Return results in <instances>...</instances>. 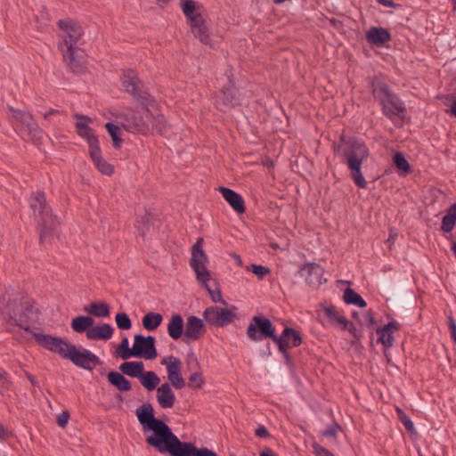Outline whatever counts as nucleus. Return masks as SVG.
I'll use <instances>...</instances> for the list:
<instances>
[{
	"instance_id": "473e14b6",
	"label": "nucleus",
	"mask_w": 456,
	"mask_h": 456,
	"mask_svg": "<svg viewBox=\"0 0 456 456\" xmlns=\"http://www.w3.org/2000/svg\"><path fill=\"white\" fill-rule=\"evenodd\" d=\"M94 322L91 316L79 315L72 319L71 328L77 333H83L93 328Z\"/></svg>"
},
{
	"instance_id": "2f4dec72",
	"label": "nucleus",
	"mask_w": 456,
	"mask_h": 456,
	"mask_svg": "<svg viewBox=\"0 0 456 456\" xmlns=\"http://www.w3.org/2000/svg\"><path fill=\"white\" fill-rule=\"evenodd\" d=\"M191 31L195 37L199 38L203 44L209 41V31L204 18L200 19L199 22L191 24Z\"/></svg>"
},
{
	"instance_id": "0eeeda50",
	"label": "nucleus",
	"mask_w": 456,
	"mask_h": 456,
	"mask_svg": "<svg viewBox=\"0 0 456 456\" xmlns=\"http://www.w3.org/2000/svg\"><path fill=\"white\" fill-rule=\"evenodd\" d=\"M121 80L125 90L132 94L136 101L144 106L153 105L154 99L140 81L135 71L133 69L124 71Z\"/></svg>"
},
{
	"instance_id": "864d4df0",
	"label": "nucleus",
	"mask_w": 456,
	"mask_h": 456,
	"mask_svg": "<svg viewBox=\"0 0 456 456\" xmlns=\"http://www.w3.org/2000/svg\"><path fill=\"white\" fill-rule=\"evenodd\" d=\"M9 390V382L5 377V374L0 372V394L5 395Z\"/></svg>"
},
{
	"instance_id": "5701e85b",
	"label": "nucleus",
	"mask_w": 456,
	"mask_h": 456,
	"mask_svg": "<svg viewBox=\"0 0 456 456\" xmlns=\"http://www.w3.org/2000/svg\"><path fill=\"white\" fill-rule=\"evenodd\" d=\"M157 400L163 409L172 408L175 402V395L168 383H163L157 389Z\"/></svg>"
},
{
	"instance_id": "c756f323",
	"label": "nucleus",
	"mask_w": 456,
	"mask_h": 456,
	"mask_svg": "<svg viewBox=\"0 0 456 456\" xmlns=\"http://www.w3.org/2000/svg\"><path fill=\"white\" fill-rule=\"evenodd\" d=\"M108 381L121 392H127L132 388L130 381L124 377L123 373L118 371L109 372Z\"/></svg>"
},
{
	"instance_id": "5fc2aeb1",
	"label": "nucleus",
	"mask_w": 456,
	"mask_h": 456,
	"mask_svg": "<svg viewBox=\"0 0 456 456\" xmlns=\"http://www.w3.org/2000/svg\"><path fill=\"white\" fill-rule=\"evenodd\" d=\"M314 450L316 456H335L332 452L319 444H314Z\"/></svg>"
},
{
	"instance_id": "f03ea898",
	"label": "nucleus",
	"mask_w": 456,
	"mask_h": 456,
	"mask_svg": "<svg viewBox=\"0 0 456 456\" xmlns=\"http://www.w3.org/2000/svg\"><path fill=\"white\" fill-rule=\"evenodd\" d=\"M334 151L346 164L354 183L362 189L367 187V183L362 172V166L370 157V151L364 142L355 137H340L338 143L333 144Z\"/></svg>"
},
{
	"instance_id": "2eb2a0df",
	"label": "nucleus",
	"mask_w": 456,
	"mask_h": 456,
	"mask_svg": "<svg viewBox=\"0 0 456 456\" xmlns=\"http://www.w3.org/2000/svg\"><path fill=\"white\" fill-rule=\"evenodd\" d=\"M272 340L277 344L279 351L284 354L290 347H297L302 344L300 332L293 328L286 327L281 336L276 334Z\"/></svg>"
},
{
	"instance_id": "a211bd4d",
	"label": "nucleus",
	"mask_w": 456,
	"mask_h": 456,
	"mask_svg": "<svg viewBox=\"0 0 456 456\" xmlns=\"http://www.w3.org/2000/svg\"><path fill=\"white\" fill-rule=\"evenodd\" d=\"M206 332L203 320L191 315L186 319L183 340L185 343L199 340Z\"/></svg>"
},
{
	"instance_id": "9d476101",
	"label": "nucleus",
	"mask_w": 456,
	"mask_h": 456,
	"mask_svg": "<svg viewBox=\"0 0 456 456\" xmlns=\"http://www.w3.org/2000/svg\"><path fill=\"white\" fill-rule=\"evenodd\" d=\"M275 330V327L268 318L255 315L251 318L246 333L250 340L261 341L265 338L272 339L276 334Z\"/></svg>"
},
{
	"instance_id": "7c9ffc66",
	"label": "nucleus",
	"mask_w": 456,
	"mask_h": 456,
	"mask_svg": "<svg viewBox=\"0 0 456 456\" xmlns=\"http://www.w3.org/2000/svg\"><path fill=\"white\" fill-rule=\"evenodd\" d=\"M119 370L131 378H140L144 370L142 362H125L119 366Z\"/></svg>"
},
{
	"instance_id": "c9c22d12",
	"label": "nucleus",
	"mask_w": 456,
	"mask_h": 456,
	"mask_svg": "<svg viewBox=\"0 0 456 456\" xmlns=\"http://www.w3.org/2000/svg\"><path fill=\"white\" fill-rule=\"evenodd\" d=\"M456 223V203L452 204L446 215L443 217L441 230L444 232H451Z\"/></svg>"
},
{
	"instance_id": "dca6fc26",
	"label": "nucleus",
	"mask_w": 456,
	"mask_h": 456,
	"mask_svg": "<svg viewBox=\"0 0 456 456\" xmlns=\"http://www.w3.org/2000/svg\"><path fill=\"white\" fill-rule=\"evenodd\" d=\"M161 363L167 366V378L171 385L175 389H182L185 386V381L181 373V360L171 355L164 359Z\"/></svg>"
},
{
	"instance_id": "393cba45",
	"label": "nucleus",
	"mask_w": 456,
	"mask_h": 456,
	"mask_svg": "<svg viewBox=\"0 0 456 456\" xmlns=\"http://www.w3.org/2000/svg\"><path fill=\"white\" fill-rule=\"evenodd\" d=\"M113 327L109 323H102L91 328L86 331V338L89 340H108L113 335Z\"/></svg>"
},
{
	"instance_id": "c85d7f7f",
	"label": "nucleus",
	"mask_w": 456,
	"mask_h": 456,
	"mask_svg": "<svg viewBox=\"0 0 456 456\" xmlns=\"http://www.w3.org/2000/svg\"><path fill=\"white\" fill-rule=\"evenodd\" d=\"M323 311L331 324L339 326L343 330L347 329L348 320L339 314L335 305L324 306Z\"/></svg>"
},
{
	"instance_id": "3c124183",
	"label": "nucleus",
	"mask_w": 456,
	"mask_h": 456,
	"mask_svg": "<svg viewBox=\"0 0 456 456\" xmlns=\"http://www.w3.org/2000/svg\"><path fill=\"white\" fill-rule=\"evenodd\" d=\"M186 365L189 370H198L200 369V362L196 354L190 352L186 356Z\"/></svg>"
},
{
	"instance_id": "aec40b11",
	"label": "nucleus",
	"mask_w": 456,
	"mask_h": 456,
	"mask_svg": "<svg viewBox=\"0 0 456 456\" xmlns=\"http://www.w3.org/2000/svg\"><path fill=\"white\" fill-rule=\"evenodd\" d=\"M229 83L228 86L223 88L216 101V105L221 111H226L229 109L239 105V99L236 96L234 85L230 77Z\"/></svg>"
},
{
	"instance_id": "72a5a7b5",
	"label": "nucleus",
	"mask_w": 456,
	"mask_h": 456,
	"mask_svg": "<svg viewBox=\"0 0 456 456\" xmlns=\"http://www.w3.org/2000/svg\"><path fill=\"white\" fill-rule=\"evenodd\" d=\"M84 311L95 317H106L110 315V306L104 302H96L86 305Z\"/></svg>"
},
{
	"instance_id": "bb28decb",
	"label": "nucleus",
	"mask_w": 456,
	"mask_h": 456,
	"mask_svg": "<svg viewBox=\"0 0 456 456\" xmlns=\"http://www.w3.org/2000/svg\"><path fill=\"white\" fill-rule=\"evenodd\" d=\"M200 5L193 0H183L182 3V10L185 17L190 21V24L193 22H199L200 19L203 18L200 12Z\"/></svg>"
},
{
	"instance_id": "c03bdc74",
	"label": "nucleus",
	"mask_w": 456,
	"mask_h": 456,
	"mask_svg": "<svg viewBox=\"0 0 456 456\" xmlns=\"http://www.w3.org/2000/svg\"><path fill=\"white\" fill-rule=\"evenodd\" d=\"M394 163L395 167L403 171L405 174H408L411 171V166L408 160L405 159L404 155L401 152H396L394 156Z\"/></svg>"
},
{
	"instance_id": "a878e982",
	"label": "nucleus",
	"mask_w": 456,
	"mask_h": 456,
	"mask_svg": "<svg viewBox=\"0 0 456 456\" xmlns=\"http://www.w3.org/2000/svg\"><path fill=\"white\" fill-rule=\"evenodd\" d=\"M184 327L185 323L183 316L179 314H175L171 316L167 323V333L171 338L177 340L183 335Z\"/></svg>"
},
{
	"instance_id": "4468645a",
	"label": "nucleus",
	"mask_w": 456,
	"mask_h": 456,
	"mask_svg": "<svg viewBox=\"0 0 456 456\" xmlns=\"http://www.w3.org/2000/svg\"><path fill=\"white\" fill-rule=\"evenodd\" d=\"M155 343L156 339L152 336L144 337L136 334L133 345L134 357H142L146 360L155 359L158 356Z\"/></svg>"
},
{
	"instance_id": "e433bc0d",
	"label": "nucleus",
	"mask_w": 456,
	"mask_h": 456,
	"mask_svg": "<svg viewBox=\"0 0 456 456\" xmlns=\"http://www.w3.org/2000/svg\"><path fill=\"white\" fill-rule=\"evenodd\" d=\"M163 316L159 313H147L142 318V325L147 330H154L161 324Z\"/></svg>"
},
{
	"instance_id": "1a4fd4ad",
	"label": "nucleus",
	"mask_w": 456,
	"mask_h": 456,
	"mask_svg": "<svg viewBox=\"0 0 456 456\" xmlns=\"http://www.w3.org/2000/svg\"><path fill=\"white\" fill-rule=\"evenodd\" d=\"M152 119L153 115L147 108L141 110H129L122 126L124 129L130 133L145 134L151 131Z\"/></svg>"
},
{
	"instance_id": "6e6552de",
	"label": "nucleus",
	"mask_w": 456,
	"mask_h": 456,
	"mask_svg": "<svg viewBox=\"0 0 456 456\" xmlns=\"http://www.w3.org/2000/svg\"><path fill=\"white\" fill-rule=\"evenodd\" d=\"M203 238L200 237L191 247V256L190 259V265L196 273V278L199 282L206 283L211 279L210 272L208 270L206 265L208 262V257L202 248Z\"/></svg>"
},
{
	"instance_id": "052dcab7",
	"label": "nucleus",
	"mask_w": 456,
	"mask_h": 456,
	"mask_svg": "<svg viewBox=\"0 0 456 456\" xmlns=\"http://www.w3.org/2000/svg\"><path fill=\"white\" fill-rule=\"evenodd\" d=\"M377 2L386 7L395 8V4L393 2V0H377Z\"/></svg>"
},
{
	"instance_id": "79ce46f5",
	"label": "nucleus",
	"mask_w": 456,
	"mask_h": 456,
	"mask_svg": "<svg viewBox=\"0 0 456 456\" xmlns=\"http://www.w3.org/2000/svg\"><path fill=\"white\" fill-rule=\"evenodd\" d=\"M105 127L110 135L111 136L114 148L119 149L122 144V139L120 137V128L110 122L106 123Z\"/></svg>"
},
{
	"instance_id": "4d7b16f0",
	"label": "nucleus",
	"mask_w": 456,
	"mask_h": 456,
	"mask_svg": "<svg viewBox=\"0 0 456 456\" xmlns=\"http://www.w3.org/2000/svg\"><path fill=\"white\" fill-rule=\"evenodd\" d=\"M401 329V324L397 322L396 321L389 322L387 324L384 325V330H390L392 332L395 330H399Z\"/></svg>"
},
{
	"instance_id": "20e7f679",
	"label": "nucleus",
	"mask_w": 456,
	"mask_h": 456,
	"mask_svg": "<svg viewBox=\"0 0 456 456\" xmlns=\"http://www.w3.org/2000/svg\"><path fill=\"white\" fill-rule=\"evenodd\" d=\"M19 295L12 296L9 290L0 296V314L3 319L20 329L29 331L30 323L37 319L38 310L35 308L34 302L26 300L20 303V311L17 308Z\"/></svg>"
},
{
	"instance_id": "0e129e2a",
	"label": "nucleus",
	"mask_w": 456,
	"mask_h": 456,
	"mask_svg": "<svg viewBox=\"0 0 456 456\" xmlns=\"http://www.w3.org/2000/svg\"><path fill=\"white\" fill-rule=\"evenodd\" d=\"M57 113H59V110H58L51 109L49 111H47V112H45V113L44 114V118H45V119H49L51 116L55 115V114H57Z\"/></svg>"
},
{
	"instance_id": "774afa93",
	"label": "nucleus",
	"mask_w": 456,
	"mask_h": 456,
	"mask_svg": "<svg viewBox=\"0 0 456 456\" xmlns=\"http://www.w3.org/2000/svg\"><path fill=\"white\" fill-rule=\"evenodd\" d=\"M5 436V429L3 425L0 424V438Z\"/></svg>"
},
{
	"instance_id": "69168bd1",
	"label": "nucleus",
	"mask_w": 456,
	"mask_h": 456,
	"mask_svg": "<svg viewBox=\"0 0 456 456\" xmlns=\"http://www.w3.org/2000/svg\"><path fill=\"white\" fill-rule=\"evenodd\" d=\"M157 4L164 8L171 0H155Z\"/></svg>"
},
{
	"instance_id": "13d9d810",
	"label": "nucleus",
	"mask_w": 456,
	"mask_h": 456,
	"mask_svg": "<svg viewBox=\"0 0 456 456\" xmlns=\"http://www.w3.org/2000/svg\"><path fill=\"white\" fill-rule=\"evenodd\" d=\"M364 322L369 327H372L375 323V319L370 312L366 313L364 315Z\"/></svg>"
},
{
	"instance_id": "a19ab883",
	"label": "nucleus",
	"mask_w": 456,
	"mask_h": 456,
	"mask_svg": "<svg viewBox=\"0 0 456 456\" xmlns=\"http://www.w3.org/2000/svg\"><path fill=\"white\" fill-rule=\"evenodd\" d=\"M376 332L379 335V343H381L387 348H390L393 346L394 336L393 332L390 330H385L383 326L381 328H378Z\"/></svg>"
},
{
	"instance_id": "a18cd8bd",
	"label": "nucleus",
	"mask_w": 456,
	"mask_h": 456,
	"mask_svg": "<svg viewBox=\"0 0 456 456\" xmlns=\"http://www.w3.org/2000/svg\"><path fill=\"white\" fill-rule=\"evenodd\" d=\"M117 326L120 330H129L132 327V322L126 313H118L115 316Z\"/></svg>"
},
{
	"instance_id": "412c9836",
	"label": "nucleus",
	"mask_w": 456,
	"mask_h": 456,
	"mask_svg": "<svg viewBox=\"0 0 456 456\" xmlns=\"http://www.w3.org/2000/svg\"><path fill=\"white\" fill-rule=\"evenodd\" d=\"M58 26L64 33L63 41L67 39L72 45L77 43L84 33L82 27L70 19L60 20Z\"/></svg>"
},
{
	"instance_id": "680f3d73",
	"label": "nucleus",
	"mask_w": 456,
	"mask_h": 456,
	"mask_svg": "<svg viewBox=\"0 0 456 456\" xmlns=\"http://www.w3.org/2000/svg\"><path fill=\"white\" fill-rule=\"evenodd\" d=\"M259 456H277V455L271 448L266 447L259 453Z\"/></svg>"
},
{
	"instance_id": "4be33fe9",
	"label": "nucleus",
	"mask_w": 456,
	"mask_h": 456,
	"mask_svg": "<svg viewBox=\"0 0 456 456\" xmlns=\"http://www.w3.org/2000/svg\"><path fill=\"white\" fill-rule=\"evenodd\" d=\"M224 199L229 203L231 208L238 214H243L246 211L245 202L240 194L227 187H219Z\"/></svg>"
},
{
	"instance_id": "ea45409f",
	"label": "nucleus",
	"mask_w": 456,
	"mask_h": 456,
	"mask_svg": "<svg viewBox=\"0 0 456 456\" xmlns=\"http://www.w3.org/2000/svg\"><path fill=\"white\" fill-rule=\"evenodd\" d=\"M168 130L166 118L163 115L153 116L151 122V131H156L159 134H165Z\"/></svg>"
},
{
	"instance_id": "f257e3e1",
	"label": "nucleus",
	"mask_w": 456,
	"mask_h": 456,
	"mask_svg": "<svg viewBox=\"0 0 456 456\" xmlns=\"http://www.w3.org/2000/svg\"><path fill=\"white\" fill-rule=\"evenodd\" d=\"M135 415L142 426L145 441L148 445L163 454L168 452L171 456H218L208 447L198 448L192 443L182 442L171 430L169 426L155 417L151 403H142L135 410Z\"/></svg>"
},
{
	"instance_id": "f704fd0d",
	"label": "nucleus",
	"mask_w": 456,
	"mask_h": 456,
	"mask_svg": "<svg viewBox=\"0 0 456 456\" xmlns=\"http://www.w3.org/2000/svg\"><path fill=\"white\" fill-rule=\"evenodd\" d=\"M139 379L142 386L149 391L154 390L160 383L159 377L154 371H142Z\"/></svg>"
},
{
	"instance_id": "f8f14e48",
	"label": "nucleus",
	"mask_w": 456,
	"mask_h": 456,
	"mask_svg": "<svg viewBox=\"0 0 456 456\" xmlns=\"http://www.w3.org/2000/svg\"><path fill=\"white\" fill-rule=\"evenodd\" d=\"M60 51L62 53L63 61L73 73H82L85 67V58L79 49L65 39L59 45Z\"/></svg>"
},
{
	"instance_id": "37998d69",
	"label": "nucleus",
	"mask_w": 456,
	"mask_h": 456,
	"mask_svg": "<svg viewBox=\"0 0 456 456\" xmlns=\"http://www.w3.org/2000/svg\"><path fill=\"white\" fill-rule=\"evenodd\" d=\"M153 216L151 214L145 212L139 220L136 221V227L138 231L144 235L149 231L150 224L151 223Z\"/></svg>"
},
{
	"instance_id": "338daca9",
	"label": "nucleus",
	"mask_w": 456,
	"mask_h": 456,
	"mask_svg": "<svg viewBox=\"0 0 456 456\" xmlns=\"http://www.w3.org/2000/svg\"><path fill=\"white\" fill-rule=\"evenodd\" d=\"M27 377H28V379L30 381L32 386H34V387L37 386V382L36 381V379H35V377L32 374L28 373Z\"/></svg>"
},
{
	"instance_id": "9b49d317",
	"label": "nucleus",
	"mask_w": 456,
	"mask_h": 456,
	"mask_svg": "<svg viewBox=\"0 0 456 456\" xmlns=\"http://www.w3.org/2000/svg\"><path fill=\"white\" fill-rule=\"evenodd\" d=\"M236 310L237 308L234 305H232L231 309L211 305L204 310L202 316L212 326L224 327L232 323L236 318Z\"/></svg>"
},
{
	"instance_id": "7ed1b4c3",
	"label": "nucleus",
	"mask_w": 456,
	"mask_h": 456,
	"mask_svg": "<svg viewBox=\"0 0 456 456\" xmlns=\"http://www.w3.org/2000/svg\"><path fill=\"white\" fill-rule=\"evenodd\" d=\"M33 336L38 345L54 354H58L63 359L69 360L79 368L92 370L101 362L99 357L89 350L85 348L78 350L75 345L61 338L37 332Z\"/></svg>"
},
{
	"instance_id": "cd10ccee",
	"label": "nucleus",
	"mask_w": 456,
	"mask_h": 456,
	"mask_svg": "<svg viewBox=\"0 0 456 456\" xmlns=\"http://www.w3.org/2000/svg\"><path fill=\"white\" fill-rule=\"evenodd\" d=\"M89 153L95 167L102 174L110 175L113 173V167L102 159L100 146L90 150Z\"/></svg>"
},
{
	"instance_id": "49530a36",
	"label": "nucleus",
	"mask_w": 456,
	"mask_h": 456,
	"mask_svg": "<svg viewBox=\"0 0 456 456\" xmlns=\"http://www.w3.org/2000/svg\"><path fill=\"white\" fill-rule=\"evenodd\" d=\"M204 384L205 379L203 378L202 372L194 370V372L189 378V387L191 388H201Z\"/></svg>"
},
{
	"instance_id": "ddd939ff",
	"label": "nucleus",
	"mask_w": 456,
	"mask_h": 456,
	"mask_svg": "<svg viewBox=\"0 0 456 456\" xmlns=\"http://www.w3.org/2000/svg\"><path fill=\"white\" fill-rule=\"evenodd\" d=\"M11 111L12 112V118L20 123V130L25 133L29 139L34 140L41 137L42 130L34 121L30 113L13 108H11Z\"/></svg>"
},
{
	"instance_id": "4c0bfd02",
	"label": "nucleus",
	"mask_w": 456,
	"mask_h": 456,
	"mask_svg": "<svg viewBox=\"0 0 456 456\" xmlns=\"http://www.w3.org/2000/svg\"><path fill=\"white\" fill-rule=\"evenodd\" d=\"M344 301L347 305H354L361 308H363L367 305L365 300L354 289L347 288L343 296Z\"/></svg>"
},
{
	"instance_id": "09e8293b",
	"label": "nucleus",
	"mask_w": 456,
	"mask_h": 456,
	"mask_svg": "<svg viewBox=\"0 0 456 456\" xmlns=\"http://www.w3.org/2000/svg\"><path fill=\"white\" fill-rule=\"evenodd\" d=\"M202 284L204 285L205 289L209 293L210 297L214 303H221L225 306L228 305L227 302L223 299L222 292L219 289H210V287L208 285V282L202 283Z\"/></svg>"
},
{
	"instance_id": "423d86ee",
	"label": "nucleus",
	"mask_w": 456,
	"mask_h": 456,
	"mask_svg": "<svg viewBox=\"0 0 456 456\" xmlns=\"http://www.w3.org/2000/svg\"><path fill=\"white\" fill-rule=\"evenodd\" d=\"M371 92L373 97L381 104L382 111L387 118H392L405 112L404 103L385 82L374 78L371 83Z\"/></svg>"
},
{
	"instance_id": "e2e57ef3",
	"label": "nucleus",
	"mask_w": 456,
	"mask_h": 456,
	"mask_svg": "<svg viewBox=\"0 0 456 456\" xmlns=\"http://www.w3.org/2000/svg\"><path fill=\"white\" fill-rule=\"evenodd\" d=\"M322 435L327 437H333L336 436V430L333 428H329L322 432Z\"/></svg>"
},
{
	"instance_id": "6ab92c4d",
	"label": "nucleus",
	"mask_w": 456,
	"mask_h": 456,
	"mask_svg": "<svg viewBox=\"0 0 456 456\" xmlns=\"http://www.w3.org/2000/svg\"><path fill=\"white\" fill-rule=\"evenodd\" d=\"M75 117L79 119L75 125L77 134L87 141L89 151L98 147V138L94 134V130L87 125V122H90L91 118L82 114H76Z\"/></svg>"
},
{
	"instance_id": "58836bf2",
	"label": "nucleus",
	"mask_w": 456,
	"mask_h": 456,
	"mask_svg": "<svg viewBox=\"0 0 456 456\" xmlns=\"http://www.w3.org/2000/svg\"><path fill=\"white\" fill-rule=\"evenodd\" d=\"M129 341L127 338H124L121 340V343L118 346L116 349V356L120 357L124 360L129 359L130 357H134V353L133 351V347L129 348L128 346Z\"/></svg>"
},
{
	"instance_id": "bf43d9fd",
	"label": "nucleus",
	"mask_w": 456,
	"mask_h": 456,
	"mask_svg": "<svg viewBox=\"0 0 456 456\" xmlns=\"http://www.w3.org/2000/svg\"><path fill=\"white\" fill-rule=\"evenodd\" d=\"M348 331L350 332V334L355 338V339H359L361 338V334L360 332L358 331V330L353 325L351 324L350 326L347 325V329Z\"/></svg>"
},
{
	"instance_id": "b1692460",
	"label": "nucleus",
	"mask_w": 456,
	"mask_h": 456,
	"mask_svg": "<svg viewBox=\"0 0 456 456\" xmlns=\"http://www.w3.org/2000/svg\"><path fill=\"white\" fill-rule=\"evenodd\" d=\"M366 40L375 45H381L391 40V34L387 28L371 27L366 32Z\"/></svg>"
},
{
	"instance_id": "f3484780",
	"label": "nucleus",
	"mask_w": 456,
	"mask_h": 456,
	"mask_svg": "<svg viewBox=\"0 0 456 456\" xmlns=\"http://www.w3.org/2000/svg\"><path fill=\"white\" fill-rule=\"evenodd\" d=\"M298 273L305 278L306 283L311 287L317 288L326 281V279H323V267L316 263H307L302 265Z\"/></svg>"
},
{
	"instance_id": "8fccbe9b",
	"label": "nucleus",
	"mask_w": 456,
	"mask_h": 456,
	"mask_svg": "<svg viewBox=\"0 0 456 456\" xmlns=\"http://www.w3.org/2000/svg\"><path fill=\"white\" fill-rule=\"evenodd\" d=\"M247 269L252 272L254 274L257 275L259 279H263L271 272L268 267L255 264L248 265Z\"/></svg>"
},
{
	"instance_id": "603ef678",
	"label": "nucleus",
	"mask_w": 456,
	"mask_h": 456,
	"mask_svg": "<svg viewBox=\"0 0 456 456\" xmlns=\"http://www.w3.org/2000/svg\"><path fill=\"white\" fill-rule=\"evenodd\" d=\"M69 419L68 411H63L57 415L56 422L61 428H65Z\"/></svg>"
},
{
	"instance_id": "6e6d98bb",
	"label": "nucleus",
	"mask_w": 456,
	"mask_h": 456,
	"mask_svg": "<svg viewBox=\"0 0 456 456\" xmlns=\"http://www.w3.org/2000/svg\"><path fill=\"white\" fill-rule=\"evenodd\" d=\"M255 435L260 438H268L271 436L268 429L263 425H259L257 427V428L255 430Z\"/></svg>"
},
{
	"instance_id": "de8ad7c7",
	"label": "nucleus",
	"mask_w": 456,
	"mask_h": 456,
	"mask_svg": "<svg viewBox=\"0 0 456 456\" xmlns=\"http://www.w3.org/2000/svg\"><path fill=\"white\" fill-rule=\"evenodd\" d=\"M400 421L403 424L405 429L408 432H415L414 425L409 416H407L402 409L397 408L396 410Z\"/></svg>"
},
{
	"instance_id": "39448f33",
	"label": "nucleus",
	"mask_w": 456,
	"mask_h": 456,
	"mask_svg": "<svg viewBox=\"0 0 456 456\" xmlns=\"http://www.w3.org/2000/svg\"><path fill=\"white\" fill-rule=\"evenodd\" d=\"M29 208L37 222L40 240L44 241L57 231L60 224L58 217L53 214L43 191H37L30 194Z\"/></svg>"
}]
</instances>
